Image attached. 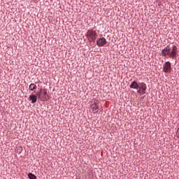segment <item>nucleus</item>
<instances>
[{
    "label": "nucleus",
    "mask_w": 179,
    "mask_h": 179,
    "mask_svg": "<svg viewBox=\"0 0 179 179\" xmlns=\"http://www.w3.org/2000/svg\"><path fill=\"white\" fill-rule=\"evenodd\" d=\"M178 48L177 46L173 45L171 48L169 45H166L162 51L161 54L162 57H169L171 59H174L177 57V51Z\"/></svg>",
    "instance_id": "obj_1"
},
{
    "label": "nucleus",
    "mask_w": 179,
    "mask_h": 179,
    "mask_svg": "<svg viewBox=\"0 0 179 179\" xmlns=\"http://www.w3.org/2000/svg\"><path fill=\"white\" fill-rule=\"evenodd\" d=\"M38 99L41 101H48L50 100V96L47 93L46 89H41L37 92Z\"/></svg>",
    "instance_id": "obj_2"
},
{
    "label": "nucleus",
    "mask_w": 179,
    "mask_h": 179,
    "mask_svg": "<svg viewBox=\"0 0 179 179\" xmlns=\"http://www.w3.org/2000/svg\"><path fill=\"white\" fill-rule=\"evenodd\" d=\"M86 36L87 39L90 40V43H94L96 41V38L97 37V32L96 31L89 29L87 32Z\"/></svg>",
    "instance_id": "obj_3"
},
{
    "label": "nucleus",
    "mask_w": 179,
    "mask_h": 179,
    "mask_svg": "<svg viewBox=\"0 0 179 179\" xmlns=\"http://www.w3.org/2000/svg\"><path fill=\"white\" fill-rule=\"evenodd\" d=\"M163 71L165 73H170L171 72V62H166L163 65Z\"/></svg>",
    "instance_id": "obj_4"
},
{
    "label": "nucleus",
    "mask_w": 179,
    "mask_h": 179,
    "mask_svg": "<svg viewBox=\"0 0 179 179\" xmlns=\"http://www.w3.org/2000/svg\"><path fill=\"white\" fill-rule=\"evenodd\" d=\"M107 44V40L105 38H100L96 40V45L99 47H104Z\"/></svg>",
    "instance_id": "obj_5"
},
{
    "label": "nucleus",
    "mask_w": 179,
    "mask_h": 179,
    "mask_svg": "<svg viewBox=\"0 0 179 179\" xmlns=\"http://www.w3.org/2000/svg\"><path fill=\"white\" fill-rule=\"evenodd\" d=\"M37 97H38L37 92L35 94L32 93V94L29 96V101H31L33 104L37 103Z\"/></svg>",
    "instance_id": "obj_6"
},
{
    "label": "nucleus",
    "mask_w": 179,
    "mask_h": 179,
    "mask_svg": "<svg viewBox=\"0 0 179 179\" xmlns=\"http://www.w3.org/2000/svg\"><path fill=\"white\" fill-rule=\"evenodd\" d=\"M130 89H136L138 90L139 89V84L136 81H133L130 85Z\"/></svg>",
    "instance_id": "obj_7"
},
{
    "label": "nucleus",
    "mask_w": 179,
    "mask_h": 179,
    "mask_svg": "<svg viewBox=\"0 0 179 179\" xmlns=\"http://www.w3.org/2000/svg\"><path fill=\"white\" fill-rule=\"evenodd\" d=\"M99 102L96 101V102H94V104H92V110L94 111V113H99Z\"/></svg>",
    "instance_id": "obj_8"
},
{
    "label": "nucleus",
    "mask_w": 179,
    "mask_h": 179,
    "mask_svg": "<svg viewBox=\"0 0 179 179\" xmlns=\"http://www.w3.org/2000/svg\"><path fill=\"white\" fill-rule=\"evenodd\" d=\"M138 87L140 88V90H146V89H148L146 83H140L138 84Z\"/></svg>",
    "instance_id": "obj_9"
},
{
    "label": "nucleus",
    "mask_w": 179,
    "mask_h": 179,
    "mask_svg": "<svg viewBox=\"0 0 179 179\" xmlns=\"http://www.w3.org/2000/svg\"><path fill=\"white\" fill-rule=\"evenodd\" d=\"M37 89V85L34 83H31L29 87V90H31V92L36 90Z\"/></svg>",
    "instance_id": "obj_10"
},
{
    "label": "nucleus",
    "mask_w": 179,
    "mask_h": 179,
    "mask_svg": "<svg viewBox=\"0 0 179 179\" xmlns=\"http://www.w3.org/2000/svg\"><path fill=\"white\" fill-rule=\"evenodd\" d=\"M28 178L29 179H37V176H36V175L33 174L32 173H28Z\"/></svg>",
    "instance_id": "obj_11"
},
{
    "label": "nucleus",
    "mask_w": 179,
    "mask_h": 179,
    "mask_svg": "<svg viewBox=\"0 0 179 179\" xmlns=\"http://www.w3.org/2000/svg\"><path fill=\"white\" fill-rule=\"evenodd\" d=\"M22 150H23V148L22 147H19L17 150V153H19V155H20Z\"/></svg>",
    "instance_id": "obj_12"
},
{
    "label": "nucleus",
    "mask_w": 179,
    "mask_h": 179,
    "mask_svg": "<svg viewBox=\"0 0 179 179\" xmlns=\"http://www.w3.org/2000/svg\"><path fill=\"white\" fill-rule=\"evenodd\" d=\"M142 92V94H145V93H146V90H141Z\"/></svg>",
    "instance_id": "obj_13"
},
{
    "label": "nucleus",
    "mask_w": 179,
    "mask_h": 179,
    "mask_svg": "<svg viewBox=\"0 0 179 179\" xmlns=\"http://www.w3.org/2000/svg\"><path fill=\"white\" fill-rule=\"evenodd\" d=\"M141 90H141V88L138 87V90H137V93H141Z\"/></svg>",
    "instance_id": "obj_14"
}]
</instances>
